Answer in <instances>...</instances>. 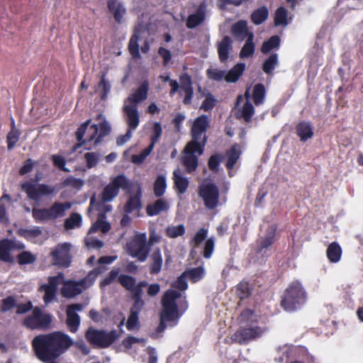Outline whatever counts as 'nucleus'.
Listing matches in <instances>:
<instances>
[{
	"instance_id": "1",
	"label": "nucleus",
	"mask_w": 363,
	"mask_h": 363,
	"mask_svg": "<svg viewBox=\"0 0 363 363\" xmlns=\"http://www.w3.org/2000/svg\"><path fill=\"white\" fill-rule=\"evenodd\" d=\"M35 356L41 362L55 360L74 345V340L62 331L36 335L32 340Z\"/></svg>"
},
{
	"instance_id": "2",
	"label": "nucleus",
	"mask_w": 363,
	"mask_h": 363,
	"mask_svg": "<svg viewBox=\"0 0 363 363\" xmlns=\"http://www.w3.org/2000/svg\"><path fill=\"white\" fill-rule=\"evenodd\" d=\"M209 126V120L207 116L201 115L193 122L191 128V140L184 147V155L181 157V162L189 174L194 172L199 166L198 155L204 152L207 143L206 130Z\"/></svg>"
},
{
	"instance_id": "3",
	"label": "nucleus",
	"mask_w": 363,
	"mask_h": 363,
	"mask_svg": "<svg viewBox=\"0 0 363 363\" xmlns=\"http://www.w3.org/2000/svg\"><path fill=\"white\" fill-rule=\"evenodd\" d=\"M91 120L83 123L77 130L75 135L80 145L93 142L94 146L101 143L104 138L109 135L111 128L108 123L104 120L99 125L93 124L89 126Z\"/></svg>"
},
{
	"instance_id": "4",
	"label": "nucleus",
	"mask_w": 363,
	"mask_h": 363,
	"mask_svg": "<svg viewBox=\"0 0 363 363\" xmlns=\"http://www.w3.org/2000/svg\"><path fill=\"white\" fill-rule=\"evenodd\" d=\"M181 296V293L174 289H168L163 294L161 298L162 311L157 332H163L167 328V322L173 321L179 318L177 300Z\"/></svg>"
},
{
	"instance_id": "5",
	"label": "nucleus",
	"mask_w": 363,
	"mask_h": 363,
	"mask_svg": "<svg viewBox=\"0 0 363 363\" xmlns=\"http://www.w3.org/2000/svg\"><path fill=\"white\" fill-rule=\"evenodd\" d=\"M307 299V293L301 283L295 280L291 282L284 290L280 305L289 312L294 311L301 307Z\"/></svg>"
},
{
	"instance_id": "6",
	"label": "nucleus",
	"mask_w": 363,
	"mask_h": 363,
	"mask_svg": "<svg viewBox=\"0 0 363 363\" xmlns=\"http://www.w3.org/2000/svg\"><path fill=\"white\" fill-rule=\"evenodd\" d=\"M278 239L277 228H259L254 253L260 264L264 263L272 255V246Z\"/></svg>"
},
{
	"instance_id": "7",
	"label": "nucleus",
	"mask_w": 363,
	"mask_h": 363,
	"mask_svg": "<svg viewBox=\"0 0 363 363\" xmlns=\"http://www.w3.org/2000/svg\"><path fill=\"white\" fill-rule=\"evenodd\" d=\"M71 207L72 203L70 202L55 201L50 208H33L32 215L38 222L55 220L64 217L66 215V211L69 210Z\"/></svg>"
},
{
	"instance_id": "8",
	"label": "nucleus",
	"mask_w": 363,
	"mask_h": 363,
	"mask_svg": "<svg viewBox=\"0 0 363 363\" xmlns=\"http://www.w3.org/2000/svg\"><path fill=\"white\" fill-rule=\"evenodd\" d=\"M119 336L120 335L115 330L106 332L91 327L89 328L85 333V338L87 342L94 347L99 348L108 347L118 339Z\"/></svg>"
},
{
	"instance_id": "9",
	"label": "nucleus",
	"mask_w": 363,
	"mask_h": 363,
	"mask_svg": "<svg viewBox=\"0 0 363 363\" xmlns=\"http://www.w3.org/2000/svg\"><path fill=\"white\" fill-rule=\"evenodd\" d=\"M52 315L45 313L40 307L35 306L30 315H27L22 322V325L27 329L34 330H46L50 328Z\"/></svg>"
},
{
	"instance_id": "10",
	"label": "nucleus",
	"mask_w": 363,
	"mask_h": 363,
	"mask_svg": "<svg viewBox=\"0 0 363 363\" xmlns=\"http://www.w3.org/2000/svg\"><path fill=\"white\" fill-rule=\"evenodd\" d=\"M130 186V182L125 175H118L103 189L101 194V201L104 203L110 202L118 195L120 189L128 190Z\"/></svg>"
},
{
	"instance_id": "11",
	"label": "nucleus",
	"mask_w": 363,
	"mask_h": 363,
	"mask_svg": "<svg viewBox=\"0 0 363 363\" xmlns=\"http://www.w3.org/2000/svg\"><path fill=\"white\" fill-rule=\"evenodd\" d=\"M267 330V328L261 326L240 327L230 337L233 342L239 345H247L250 341L259 338Z\"/></svg>"
},
{
	"instance_id": "12",
	"label": "nucleus",
	"mask_w": 363,
	"mask_h": 363,
	"mask_svg": "<svg viewBox=\"0 0 363 363\" xmlns=\"http://www.w3.org/2000/svg\"><path fill=\"white\" fill-rule=\"evenodd\" d=\"M199 194L208 209L216 208L219 203V189L214 183L203 184L199 186Z\"/></svg>"
},
{
	"instance_id": "13",
	"label": "nucleus",
	"mask_w": 363,
	"mask_h": 363,
	"mask_svg": "<svg viewBox=\"0 0 363 363\" xmlns=\"http://www.w3.org/2000/svg\"><path fill=\"white\" fill-rule=\"evenodd\" d=\"M21 189L25 191L28 199L38 201L42 196H50L55 193V188L52 186L39 184H34L26 182L21 184Z\"/></svg>"
},
{
	"instance_id": "14",
	"label": "nucleus",
	"mask_w": 363,
	"mask_h": 363,
	"mask_svg": "<svg viewBox=\"0 0 363 363\" xmlns=\"http://www.w3.org/2000/svg\"><path fill=\"white\" fill-rule=\"evenodd\" d=\"M70 249L71 245L68 242L58 244L50 252L52 264L59 267H69L72 261Z\"/></svg>"
},
{
	"instance_id": "15",
	"label": "nucleus",
	"mask_w": 363,
	"mask_h": 363,
	"mask_svg": "<svg viewBox=\"0 0 363 363\" xmlns=\"http://www.w3.org/2000/svg\"><path fill=\"white\" fill-rule=\"evenodd\" d=\"M128 253L133 257H137L140 262H144L148 255L149 249L147 246L146 235L140 234L127 245Z\"/></svg>"
},
{
	"instance_id": "16",
	"label": "nucleus",
	"mask_w": 363,
	"mask_h": 363,
	"mask_svg": "<svg viewBox=\"0 0 363 363\" xmlns=\"http://www.w3.org/2000/svg\"><path fill=\"white\" fill-rule=\"evenodd\" d=\"M133 303L130 309V313L125 324L129 331L139 330L140 327L139 315L145 306V301L133 300Z\"/></svg>"
},
{
	"instance_id": "17",
	"label": "nucleus",
	"mask_w": 363,
	"mask_h": 363,
	"mask_svg": "<svg viewBox=\"0 0 363 363\" xmlns=\"http://www.w3.org/2000/svg\"><path fill=\"white\" fill-rule=\"evenodd\" d=\"M207 4L202 1L198 6L196 11L190 14L186 21V26L189 29H194L202 24L206 18Z\"/></svg>"
},
{
	"instance_id": "18",
	"label": "nucleus",
	"mask_w": 363,
	"mask_h": 363,
	"mask_svg": "<svg viewBox=\"0 0 363 363\" xmlns=\"http://www.w3.org/2000/svg\"><path fill=\"white\" fill-rule=\"evenodd\" d=\"M86 280H80L79 281H69L65 283L62 288L61 293L64 297L74 298L82 292L83 289L87 287Z\"/></svg>"
},
{
	"instance_id": "19",
	"label": "nucleus",
	"mask_w": 363,
	"mask_h": 363,
	"mask_svg": "<svg viewBox=\"0 0 363 363\" xmlns=\"http://www.w3.org/2000/svg\"><path fill=\"white\" fill-rule=\"evenodd\" d=\"M245 97L246 101L244 103L242 108L236 113V118L239 120L242 119L245 123H248L252 121V118L255 114V108L250 101V94L249 89L245 91Z\"/></svg>"
},
{
	"instance_id": "20",
	"label": "nucleus",
	"mask_w": 363,
	"mask_h": 363,
	"mask_svg": "<svg viewBox=\"0 0 363 363\" xmlns=\"http://www.w3.org/2000/svg\"><path fill=\"white\" fill-rule=\"evenodd\" d=\"M149 91V82L147 80L143 81L137 89L129 95L128 101L130 104H135L143 102L147 98Z\"/></svg>"
},
{
	"instance_id": "21",
	"label": "nucleus",
	"mask_w": 363,
	"mask_h": 363,
	"mask_svg": "<svg viewBox=\"0 0 363 363\" xmlns=\"http://www.w3.org/2000/svg\"><path fill=\"white\" fill-rule=\"evenodd\" d=\"M231 33L236 40L242 41L253 33L249 30L246 21L240 20L232 25Z\"/></svg>"
},
{
	"instance_id": "22",
	"label": "nucleus",
	"mask_w": 363,
	"mask_h": 363,
	"mask_svg": "<svg viewBox=\"0 0 363 363\" xmlns=\"http://www.w3.org/2000/svg\"><path fill=\"white\" fill-rule=\"evenodd\" d=\"M242 155L240 145L238 143L233 144L230 149L225 151L226 157L225 167L228 170L234 169L236 163Z\"/></svg>"
},
{
	"instance_id": "23",
	"label": "nucleus",
	"mask_w": 363,
	"mask_h": 363,
	"mask_svg": "<svg viewBox=\"0 0 363 363\" xmlns=\"http://www.w3.org/2000/svg\"><path fill=\"white\" fill-rule=\"evenodd\" d=\"M123 111L127 115V124L128 129L133 130L137 128L140 123L138 107L135 104L125 105Z\"/></svg>"
},
{
	"instance_id": "24",
	"label": "nucleus",
	"mask_w": 363,
	"mask_h": 363,
	"mask_svg": "<svg viewBox=\"0 0 363 363\" xmlns=\"http://www.w3.org/2000/svg\"><path fill=\"white\" fill-rule=\"evenodd\" d=\"M296 133L301 142H306L314 135L312 124L308 121H300L296 125Z\"/></svg>"
},
{
	"instance_id": "25",
	"label": "nucleus",
	"mask_w": 363,
	"mask_h": 363,
	"mask_svg": "<svg viewBox=\"0 0 363 363\" xmlns=\"http://www.w3.org/2000/svg\"><path fill=\"white\" fill-rule=\"evenodd\" d=\"M179 79L182 84L181 89L185 93L183 103L185 105L190 104L194 95V89L192 87L191 77L187 73H184L180 76Z\"/></svg>"
},
{
	"instance_id": "26",
	"label": "nucleus",
	"mask_w": 363,
	"mask_h": 363,
	"mask_svg": "<svg viewBox=\"0 0 363 363\" xmlns=\"http://www.w3.org/2000/svg\"><path fill=\"white\" fill-rule=\"evenodd\" d=\"M107 8L113 16L114 20L118 23H121L123 16L126 13V9L122 3L117 0H108Z\"/></svg>"
},
{
	"instance_id": "27",
	"label": "nucleus",
	"mask_w": 363,
	"mask_h": 363,
	"mask_svg": "<svg viewBox=\"0 0 363 363\" xmlns=\"http://www.w3.org/2000/svg\"><path fill=\"white\" fill-rule=\"evenodd\" d=\"M231 38L225 35L218 44V54L219 60L225 62L229 58L230 51L233 49Z\"/></svg>"
},
{
	"instance_id": "28",
	"label": "nucleus",
	"mask_w": 363,
	"mask_h": 363,
	"mask_svg": "<svg viewBox=\"0 0 363 363\" xmlns=\"http://www.w3.org/2000/svg\"><path fill=\"white\" fill-rule=\"evenodd\" d=\"M13 248V241L9 239L0 240V260L7 263L13 262V257L11 255Z\"/></svg>"
},
{
	"instance_id": "29",
	"label": "nucleus",
	"mask_w": 363,
	"mask_h": 363,
	"mask_svg": "<svg viewBox=\"0 0 363 363\" xmlns=\"http://www.w3.org/2000/svg\"><path fill=\"white\" fill-rule=\"evenodd\" d=\"M259 318L253 310L245 308L241 312L238 319L240 324H245L246 327H255L257 326Z\"/></svg>"
},
{
	"instance_id": "30",
	"label": "nucleus",
	"mask_w": 363,
	"mask_h": 363,
	"mask_svg": "<svg viewBox=\"0 0 363 363\" xmlns=\"http://www.w3.org/2000/svg\"><path fill=\"white\" fill-rule=\"evenodd\" d=\"M246 68L243 62L235 65L225 75V81L228 83H235L242 76Z\"/></svg>"
},
{
	"instance_id": "31",
	"label": "nucleus",
	"mask_w": 363,
	"mask_h": 363,
	"mask_svg": "<svg viewBox=\"0 0 363 363\" xmlns=\"http://www.w3.org/2000/svg\"><path fill=\"white\" fill-rule=\"evenodd\" d=\"M168 202L164 199H158L154 203H150L146 206V213L149 216H154L160 214L162 211L168 210Z\"/></svg>"
},
{
	"instance_id": "32",
	"label": "nucleus",
	"mask_w": 363,
	"mask_h": 363,
	"mask_svg": "<svg viewBox=\"0 0 363 363\" xmlns=\"http://www.w3.org/2000/svg\"><path fill=\"white\" fill-rule=\"evenodd\" d=\"M142 193L140 189L137 191L135 195L130 196L124 206V211L126 213H132L135 211H139L142 208Z\"/></svg>"
},
{
	"instance_id": "33",
	"label": "nucleus",
	"mask_w": 363,
	"mask_h": 363,
	"mask_svg": "<svg viewBox=\"0 0 363 363\" xmlns=\"http://www.w3.org/2000/svg\"><path fill=\"white\" fill-rule=\"evenodd\" d=\"M174 187L175 190L179 194H184L189 185V182L187 178L181 175L180 170L177 169L173 172Z\"/></svg>"
},
{
	"instance_id": "34",
	"label": "nucleus",
	"mask_w": 363,
	"mask_h": 363,
	"mask_svg": "<svg viewBox=\"0 0 363 363\" xmlns=\"http://www.w3.org/2000/svg\"><path fill=\"white\" fill-rule=\"evenodd\" d=\"M342 252L340 245L336 242H333L327 248L326 255L330 262L337 263L341 259Z\"/></svg>"
},
{
	"instance_id": "35",
	"label": "nucleus",
	"mask_w": 363,
	"mask_h": 363,
	"mask_svg": "<svg viewBox=\"0 0 363 363\" xmlns=\"http://www.w3.org/2000/svg\"><path fill=\"white\" fill-rule=\"evenodd\" d=\"M291 20L292 17H290L288 20V11L284 7L280 6L275 11L274 23L276 26H286Z\"/></svg>"
},
{
	"instance_id": "36",
	"label": "nucleus",
	"mask_w": 363,
	"mask_h": 363,
	"mask_svg": "<svg viewBox=\"0 0 363 363\" xmlns=\"http://www.w3.org/2000/svg\"><path fill=\"white\" fill-rule=\"evenodd\" d=\"M269 16V10L265 6H262L251 13L250 19L255 25H260L264 22Z\"/></svg>"
},
{
	"instance_id": "37",
	"label": "nucleus",
	"mask_w": 363,
	"mask_h": 363,
	"mask_svg": "<svg viewBox=\"0 0 363 363\" xmlns=\"http://www.w3.org/2000/svg\"><path fill=\"white\" fill-rule=\"evenodd\" d=\"M266 96V89L263 84H256L252 89V99L256 106L262 104Z\"/></svg>"
},
{
	"instance_id": "38",
	"label": "nucleus",
	"mask_w": 363,
	"mask_h": 363,
	"mask_svg": "<svg viewBox=\"0 0 363 363\" xmlns=\"http://www.w3.org/2000/svg\"><path fill=\"white\" fill-rule=\"evenodd\" d=\"M255 50V45L254 43V33H251L246 39L245 43L241 48V50L240 52V57L243 58H247L253 55Z\"/></svg>"
},
{
	"instance_id": "39",
	"label": "nucleus",
	"mask_w": 363,
	"mask_h": 363,
	"mask_svg": "<svg viewBox=\"0 0 363 363\" xmlns=\"http://www.w3.org/2000/svg\"><path fill=\"white\" fill-rule=\"evenodd\" d=\"M151 259L152 263L150 267V273L151 274H157L160 272L162 264V257L160 250L153 252Z\"/></svg>"
},
{
	"instance_id": "40",
	"label": "nucleus",
	"mask_w": 363,
	"mask_h": 363,
	"mask_svg": "<svg viewBox=\"0 0 363 363\" xmlns=\"http://www.w3.org/2000/svg\"><path fill=\"white\" fill-rule=\"evenodd\" d=\"M106 73L102 72L100 82L97 84V88L100 90V98L103 101L107 99L111 89V85L110 82L106 79Z\"/></svg>"
},
{
	"instance_id": "41",
	"label": "nucleus",
	"mask_w": 363,
	"mask_h": 363,
	"mask_svg": "<svg viewBox=\"0 0 363 363\" xmlns=\"http://www.w3.org/2000/svg\"><path fill=\"white\" fill-rule=\"evenodd\" d=\"M67 320L66 324L71 333H76L80 325V317L77 313L69 312L66 311Z\"/></svg>"
},
{
	"instance_id": "42",
	"label": "nucleus",
	"mask_w": 363,
	"mask_h": 363,
	"mask_svg": "<svg viewBox=\"0 0 363 363\" xmlns=\"http://www.w3.org/2000/svg\"><path fill=\"white\" fill-rule=\"evenodd\" d=\"M278 55L271 54L263 62L262 70L268 75L273 73L274 69L278 65Z\"/></svg>"
},
{
	"instance_id": "43",
	"label": "nucleus",
	"mask_w": 363,
	"mask_h": 363,
	"mask_svg": "<svg viewBox=\"0 0 363 363\" xmlns=\"http://www.w3.org/2000/svg\"><path fill=\"white\" fill-rule=\"evenodd\" d=\"M167 182L166 178L163 175H159L153 185L154 194L156 197L160 198L162 196L166 191Z\"/></svg>"
},
{
	"instance_id": "44",
	"label": "nucleus",
	"mask_w": 363,
	"mask_h": 363,
	"mask_svg": "<svg viewBox=\"0 0 363 363\" xmlns=\"http://www.w3.org/2000/svg\"><path fill=\"white\" fill-rule=\"evenodd\" d=\"M280 38L279 35H273L270 37L267 40L264 41L261 47V51L262 53L267 54L272 50L278 48L280 45Z\"/></svg>"
},
{
	"instance_id": "45",
	"label": "nucleus",
	"mask_w": 363,
	"mask_h": 363,
	"mask_svg": "<svg viewBox=\"0 0 363 363\" xmlns=\"http://www.w3.org/2000/svg\"><path fill=\"white\" fill-rule=\"evenodd\" d=\"M6 203H11V197L5 194L0 198V223L3 224H6L9 222V218L6 215Z\"/></svg>"
},
{
	"instance_id": "46",
	"label": "nucleus",
	"mask_w": 363,
	"mask_h": 363,
	"mask_svg": "<svg viewBox=\"0 0 363 363\" xmlns=\"http://www.w3.org/2000/svg\"><path fill=\"white\" fill-rule=\"evenodd\" d=\"M17 306V299L14 296H8L0 301V312L5 313Z\"/></svg>"
},
{
	"instance_id": "47",
	"label": "nucleus",
	"mask_w": 363,
	"mask_h": 363,
	"mask_svg": "<svg viewBox=\"0 0 363 363\" xmlns=\"http://www.w3.org/2000/svg\"><path fill=\"white\" fill-rule=\"evenodd\" d=\"M138 36L137 35H133L128 43V51L133 59L140 58V54L139 50L138 45Z\"/></svg>"
},
{
	"instance_id": "48",
	"label": "nucleus",
	"mask_w": 363,
	"mask_h": 363,
	"mask_svg": "<svg viewBox=\"0 0 363 363\" xmlns=\"http://www.w3.org/2000/svg\"><path fill=\"white\" fill-rule=\"evenodd\" d=\"M162 134V128L160 122H155L152 128L150 135V143L148 146L154 148L155 144L159 141Z\"/></svg>"
},
{
	"instance_id": "49",
	"label": "nucleus",
	"mask_w": 363,
	"mask_h": 363,
	"mask_svg": "<svg viewBox=\"0 0 363 363\" xmlns=\"http://www.w3.org/2000/svg\"><path fill=\"white\" fill-rule=\"evenodd\" d=\"M16 259L21 265L30 264L36 261V256L29 251H23L17 255Z\"/></svg>"
},
{
	"instance_id": "50",
	"label": "nucleus",
	"mask_w": 363,
	"mask_h": 363,
	"mask_svg": "<svg viewBox=\"0 0 363 363\" xmlns=\"http://www.w3.org/2000/svg\"><path fill=\"white\" fill-rule=\"evenodd\" d=\"M118 281L120 284L128 291L133 289V287L136 283L135 278L127 274H121L118 276Z\"/></svg>"
},
{
	"instance_id": "51",
	"label": "nucleus",
	"mask_w": 363,
	"mask_h": 363,
	"mask_svg": "<svg viewBox=\"0 0 363 363\" xmlns=\"http://www.w3.org/2000/svg\"><path fill=\"white\" fill-rule=\"evenodd\" d=\"M84 184V182L79 178H75L72 176L67 177L62 182L63 187L70 186L76 190H80Z\"/></svg>"
},
{
	"instance_id": "52",
	"label": "nucleus",
	"mask_w": 363,
	"mask_h": 363,
	"mask_svg": "<svg viewBox=\"0 0 363 363\" xmlns=\"http://www.w3.org/2000/svg\"><path fill=\"white\" fill-rule=\"evenodd\" d=\"M186 275L192 282H197L201 280L205 274V271L203 267H198L192 268L188 271H186Z\"/></svg>"
},
{
	"instance_id": "53",
	"label": "nucleus",
	"mask_w": 363,
	"mask_h": 363,
	"mask_svg": "<svg viewBox=\"0 0 363 363\" xmlns=\"http://www.w3.org/2000/svg\"><path fill=\"white\" fill-rule=\"evenodd\" d=\"M87 168L91 169L97 165L100 160V155L98 152H88L84 155Z\"/></svg>"
},
{
	"instance_id": "54",
	"label": "nucleus",
	"mask_w": 363,
	"mask_h": 363,
	"mask_svg": "<svg viewBox=\"0 0 363 363\" xmlns=\"http://www.w3.org/2000/svg\"><path fill=\"white\" fill-rule=\"evenodd\" d=\"M236 294L240 299L243 300L251 294L250 289L247 282H240L236 286Z\"/></svg>"
},
{
	"instance_id": "55",
	"label": "nucleus",
	"mask_w": 363,
	"mask_h": 363,
	"mask_svg": "<svg viewBox=\"0 0 363 363\" xmlns=\"http://www.w3.org/2000/svg\"><path fill=\"white\" fill-rule=\"evenodd\" d=\"M21 132L19 130H10L6 135L7 148L11 150L19 140Z\"/></svg>"
},
{
	"instance_id": "56",
	"label": "nucleus",
	"mask_w": 363,
	"mask_h": 363,
	"mask_svg": "<svg viewBox=\"0 0 363 363\" xmlns=\"http://www.w3.org/2000/svg\"><path fill=\"white\" fill-rule=\"evenodd\" d=\"M223 159V156L220 154L212 155L208 160V167L212 172H218L220 163Z\"/></svg>"
},
{
	"instance_id": "57",
	"label": "nucleus",
	"mask_w": 363,
	"mask_h": 363,
	"mask_svg": "<svg viewBox=\"0 0 363 363\" xmlns=\"http://www.w3.org/2000/svg\"><path fill=\"white\" fill-rule=\"evenodd\" d=\"M82 223V216L77 213H72L70 216L65 220L63 227H77Z\"/></svg>"
},
{
	"instance_id": "58",
	"label": "nucleus",
	"mask_w": 363,
	"mask_h": 363,
	"mask_svg": "<svg viewBox=\"0 0 363 363\" xmlns=\"http://www.w3.org/2000/svg\"><path fill=\"white\" fill-rule=\"evenodd\" d=\"M153 148L150 146H147L145 149H144L140 154L133 155L131 157V160L134 164H142L146 157L150 154L152 151Z\"/></svg>"
},
{
	"instance_id": "59",
	"label": "nucleus",
	"mask_w": 363,
	"mask_h": 363,
	"mask_svg": "<svg viewBox=\"0 0 363 363\" xmlns=\"http://www.w3.org/2000/svg\"><path fill=\"white\" fill-rule=\"evenodd\" d=\"M215 248V240L214 238L211 237L207 239L205 242L203 250V256L206 259H209L214 251Z\"/></svg>"
},
{
	"instance_id": "60",
	"label": "nucleus",
	"mask_w": 363,
	"mask_h": 363,
	"mask_svg": "<svg viewBox=\"0 0 363 363\" xmlns=\"http://www.w3.org/2000/svg\"><path fill=\"white\" fill-rule=\"evenodd\" d=\"M186 272H183L175 281L172 284V287L180 291H185L188 288L186 281Z\"/></svg>"
},
{
	"instance_id": "61",
	"label": "nucleus",
	"mask_w": 363,
	"mask_h": 363,
	"mask_svg": "<svg viewBox=\"0 0 363 363\" xmlns=\"http://www.w3.org/2000/svg\"><path fill=\"white\" fill-rule=\"evenodd\" d=\"M119 269H112L108 276L100 281V287L101 289L112 284L117 277H118Z\"/></svg>"
},
{
	"instance_id": "62",
	"label": "nucleus",
	"mask_w": 363,
	"mask_h": 363,
	"mask_svg": "<svg viewBox=\"0 0 363 363\" xmlns=\"http://www.w3.org/2000/svg\"><path fill=\"white\" fill-rule=\"evenodd\" d=\"M216 103L217 100L215 99V97L211 94H208L206 95V99L203 101L201 108L204 111H209L215 107Z\"/></svg>"
},
{
	"instance_id": "63",
	"label": "nucleus",
	"mask_w": 363,
	"mask_h": 363,
	"mask_svg": "<svg viewBox=\"0 0 363 363\" xmlns=\"http://www.w3.org/2000/svg\"><path fill=\"white\" fill-rule=\"evenodd\" d=\"M207 76L209 79L214 81L220 82L225 79V72L217 69H208L206 71Z\"/></svg>"
},
{
	"instance_id": "64",
	"label": "nucleus",
	"mask_w": 363,
	"mask_h": 363,
	"mask_svg": "<svg viewBox=\"0 0 363 363\" xmlns=\"http://www.w3.org/2000/svg\"><path fill=\"white\" fill-rule=\"evenodd\" d=\"M53 164L57 167L61 171L65 172H69V169L65 167L66 160L65 159L61 156L57 155H53L51 157Z\"/></svg>"
}]
</instances>
